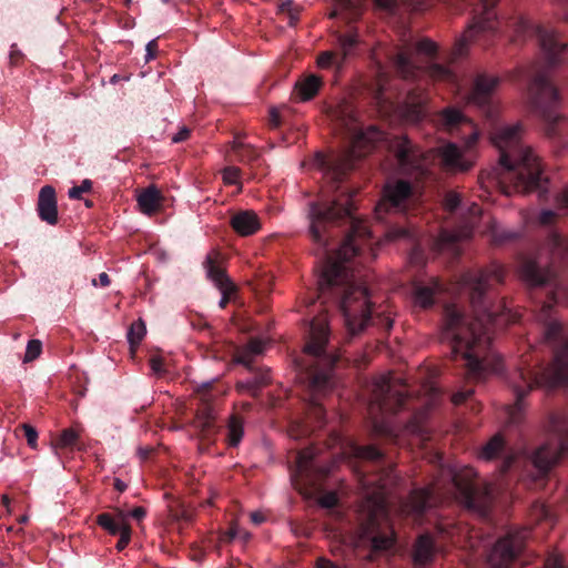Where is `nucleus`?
<instances>
[{
  "instance_id": "412c9836",
  "label": "nucleus",
  "mask_w": 568,
  "mask_h": 568,
  "mask_svg": "<svg viewBox=\"0 0 568 568\" xmlns=\"http://www.w3.org/2000/svg\"><path fill=\"white\" fill-rule=\"evenodd\" d=\"M37 211L41 221L50 225L58 223V206L55 190L51 185L41 187L38 196Z\"/></svg>"
},
{
  "instance_id": "4c0bfd02",
  "label": "nucleus",
  "mask_w": 568,
  "mask_h": 568,
  "mask_svg": "<svg viewBox=\"0 0 568 568\" xmlns=\"http://www.w3.org/2000/svg\"><path fill=\"white\" fill-rule=\"evenodd\" d=\"M240 175L241 169L236 166H227L222 171V176L225 184H239Z\"/></svg>"
},
{
  "instance_id": "a18cd8bd",
  "label": "nucleus",
  "mask_w": 568,
  "mask_h": 568,
  "mask_svg": "<svg viewBox=\"0 0 568 568\" xmlns=\"http://www.w3.org/2000/svg\"><path fill=\"white\" fill-rule=\"evenodd\" d=\"M251 378L254 382H257L256 387L258 392L261 390L262 387L266 386L271 381L268 371H254L253 376Z\"/></svg>"
},
{
  "instance_id": "338daca9",
  "label": "nucleus",
  "mask_w": 568,
  "mask_h": 568,
  "mask_svg": "<svg viewBox=\"0 0 568 568\" xmlns=\"http://www.w3.org/2000/svg\"><path fill=\"white\" fill-rule=\"evenodd\" d=\"M114 488H115L119 493H123V491L126 489V484H125L124 481H122L121 479L115 478V479H114Z\"/></svg>"
},
{
  "instance_id": "49530a36",
  "label": "nucleus",
  "mask_w": 568,
  "mask_h": 568,
  "mask_svg": "<svg viewBox=\"0 0 568 568\" xmlns=\"http://www.w3.org/2000/svg\"><path fill=\"white\" fill-rule=\"evenodd\" d=\"M388 236L390 240L410 239L413 234L412 231L407 227L396 226L388 231Z\"/></svg>"
},
{
  "instance_id": "f8f14e48",
  "label": "nucleus",
  "mask_w": 568,
  "mask_h": 568,
  "mask_svg": "<svg viewBox=\"0 0 568 568\" xmlns=\"http://www.w3.org/2000/svg\"><path fill=\"white\" fill-rule=\"evenodd\" d=\"M333 464L325 463L318 450L311 446L300 450L295 456V466L292 476L304 485L315 487L332 471Z\"/></svg>"
},
{
  "instance_id": "4d7b16f0",
  "label": "nucleus",
  "mask_w": 568,
  "mask_h": 568,
  "mask_svg": "<svg viewBox=\"0 0 568 568\" xmlns=\"http://www.w3.org/2000/svg\"><path fill=\"white\" fill-rule=\"evenodd\" d=\"M158 52V42L156 40H151L146 44V61L154 59Z\"/></svg>"
},
{
  "instance_id": "393cba45",
  "label": "nucleus",
  "mask_w": 568,
  "mask_h": 568,
  "mask_svg": "<svg viewBox=\"0 0 568 568\" xmlns=\"http://www.w3.org/2000/svg\"><path fill=\"white\" fill-rule=\"evenodd\" d=\"M323 85V80L316 74H307L296 81L294 93L296 98L302 101L312 100Z\"/></svg>"
},
{
  "instance_id": "c03bdc74",
  "label": "nucleus",
  "mask_w": 568,
  "mask_h": 568,
  "mask_svg": "<svg viewBox=\"0 0 568 568\" xmlns=\"http://www.w3.org/2000/svg\"><path fill=\"white\" fill-rule=\"evenodd\" d=\"M517 237V233L510 231H498L495 230L493 232V241L495 244H504L506 242L513 241Z\"/></svg>"
},
{
  "instance_id": "69168bd1",
  "label": "nucleus",
  "mask_w": 568,
  "mask_h": 568,
  "mask_svg": "<svg viewBox=\"0 0 568 568\" xmlns=\"http://www.w3.org/2000/svg\"><path fill=\"white\" fill-rule=\"evenodd\" d=\"M406 428L408 432L410 433H417L419 432L420 429V426L419 424L416 422V420H410L407 425H406Z\"/></svg>"
},
{
  "instance_id": "cd10ccee",
  "label": "nucleus",
  "mask_w": 568,
  "mask_h": 568,
  "mask_svg": "<svg viewBox=\"0 0 568 568\" xmlns=\"http://www.w3.org/2000/svg\"><path fill=\"white\" fill-rule=\"evenodd\" d=\"M162 200L163 196L161 195V192L154 185L144 189L138 195L140 211L149 215L159 211Z\"/></svg>"
},
{
  "instance_id": "bf43d9fd",
  "label": "nucleus",
  "mask_w": 568,
  "mask_h": 568,
  "mask_svg": "<svg viewBox=\"0 0 568 568\" xmlns=\"http://www.w3.org/2000/svg\"><path fill=\"white\" fill-rule=\"evenodd\" d=\"M316 566L317 568H341L337 564L326 558H318Z\"/></svg>"
},
{
  "instance_id": "9b49d317",
  "label": "nucleus",
  "mask_w": 568,
  "mask_h": 568,
  "mask_svg": "<svg viewBox=\"0 0 568 568\" xmlns=\"http://www.w3.org/2000/svg\"><path fill=\"white\" fill-rule=\"evenodd\" d=\"M407 402V393L402 386V389L396 388L389 377L382 376L374 382L372 395L368 404V412L373 418V429L376 435L385 437L390 440L397 438L395 429L385 420H378L374 415L381 414H396L405 408Z\"/></svg>"
},
{
  "instance_id": "774afa93",
  "label": "nucleus",
  "mask_w": 568,
  "mask_h": 568,
  "mask_svg": "<svg viewBox=\"0 0 568 568\" xmlns=\"http://www.w3.org/2000/svg\"><path fill=\"white\" fill-rule=\"evenodd\" d=\"M438 532L445 536H450L452 531L448 529V527L442 523L437 525Z\"/></svg>"
},
{
  "instance_id": "7c9ffc66",
  "label": "nucleus",
  "mask_w": 568,
  "mask_h": 568,
  "mask_svg": "<svg viewBox=\"0 0 568 568\" xmlns=\"http://www.w3.org/2000/svg\"><path fill=\"white\" fill-rule=\"evenodd\" d=\"M232 149L242 163L253 164L260 160L258 152L250 144L235 140Z\"/></svg>"
},
{
  "instance_id": "ddd939ff",
  "label": "nucleus",
  "mask_w": 568,
  "mask_h": 568,
  "mask_svg": "<svg viewBox=\"0 0 568 568\" xmlns=\"http://www.w3.org/2000/svg\"><path fill=\"white\" fill-rule=\"evenodd\" d=\"M415 200L414 185L406 180L388 182L383 190V197L377 204L375 213L378 220L390 211L405 212Z\"/></svg>"
},
{
  "instance_id": "3c124183",
  "label": "nucleus",
  "mask_w": 568,
  "mask_h": 568,
  "mask_svg": "<svg viewBox=\"0 0 568 568\" xmlns=\"http://www.w3.org/2000/svg\"><path fill=\"white\" fill-rule=\"evenodd\" d=\"M222 292V298L220 301V307L224 308L229 301H230V295L235 291V286L234 284H231V285H226V286H223V287H219Z\"/></svg>"
},
{
  "instance_id": "9d476101",
  "label": "nucleus",
  "mask_w": 568,
  "mask_h": 568,
  "mask_svg": "<svg viewBox=\"0 0 568 568\" xmlns=\"http://www.w3.org/2000/svg\"><path fill=\"white\" fill-rule=\"evenodd\" d=\"M545 428L548 440L538 447L531 456V463L536 469V486L542 485V480L551 467L564 454L568 455V412L550 413Z\"/></svg>"
},
{
  "instance_id": "f3484780",
  "label": "nucleus",
  "mask_w": 568,
  "mask_h": 568,
  "mask_svg": "<svg viewBox=\"0 0 568 568\" xmlns=\"http://www.w3.org/2000/svg\"><path fill=\"white\" fill-rule=\"evenodd\" d=\"M197 396L200 404L196 409L194 425L203 438L210 439L217 432L215 407L213 404L215 395L212 393V384H203L197 389Z\"/></svg>"
},
{
  "instance_id": "e433bc0d",
  "label": "nucleus",
  "mask_w": 568,
  "mask_h": 568,
  "mask_svg": "<svg viewBox=\"0 0 568 568\" xmlns=\"http://www.w3.org/2000/svg\"><path fill=\"white\" fill-rule=\"evenodd\" d=\"M41 351H42V344L39 339L29 341L23 361L24 362L34 361L37 357H39V355L41 354Z\"/></svg>"
},
{
  "instance_id": "5fc2aeb1",
  "label": "nucleus",
  "mask_w": 568,
  "mask_h": 568,
  "mask_svg": "<svg viewBox=\"0 0 568 568\" xmlns=\"http://www.w3.org/2000/svg\"><path fill=\"white\" fill-rule=\"evenodd\" d=\"M111 283L109 275L105 272L99 274L98 278L92 280L93 286L108 287Z\"/></svg>"
},
{
  "instance_id": "423d86ee",
  "label": "nucleus",
  "mask_w": 568,
  "mask_h": 568,
  "mask_svg": "<svg viewBox=\"0 0 568 568\" xmlns=\"http://www.w3.org/2000/svg\"><path fill=\"white\" fill-rule=\"evenodd\" d=\"M491 142L499 150V168L494 169L491 180L506 195L538 191L547 192L548 180L542 176L539 159L521 143V125L498 126L491 133Z\"/></svg>"
},
{
  "instance_id": "f704fd0d",
  "label": "nucleus",
  "mask_w": 568,
  "mask_h": 568,
  "mask_svg": "<svg viewBox=\"0 0 568 568\" xmlns=\"http://www.w3.org/2000/svg\"><path fill=\"white\" fill-rule=\"evenodd\" d=\"M280 11L288 14V24L295 26L300 19V8L294 4L292 0H287L281 3Z\"/></svg>"
},
{
  "instance_id": "c9c22d12",
  "label": "nucleus",
  "mask_w": 568,
  "mask_h": 568,
  "mask_svg": "<svg viewBox=\"0 0 568 568\" xmlns=\"http://www.w3.org/2000/svg\"><path fill=\"white\" fill-rule=\"evenodd\" d=\"M310 416L314 418L318 426L325 424V408L316 399H312L310 403Z\"/></svg>"
},
{
  "instance_id": "f257e3e1",
  "label": "nucleus",
  "mask_w": 568,
  "mask_h": 568,
  "mask_svg": "<svg viewBox=\"0 0 568 568\" xmlns=\"http://www.w3.org/2000/svg\"><path fill=\"white\" fill-rule=\"evenodd\" d=\"M327 116L334 130L347 142L343 155L329 160L316 154V163L334 192V197L308 203V233L318 246L322 257L317 278V297L323 304L332 303L342 312L347 334L354 337L368 326H377L385 332L393 327V320L376 306L364 275L354 267L353 258L359 256L364 245L372 239L365 221L354 215L353 196L355 191L342 190L343 182L355 162L369 153L385 133L374 125L364 129L355 106L341 100L329 106Z\"/></svg>"
},
{
  "instance_id": "c756f323",
  "label": "nucleus",
  "mask_w": 568,
  "mask_h": 568,
  "mask_svg": "<svg viewBox=\"0 0 568 568\" xmlns=\"http://www.w3.org/2000/svg\"><path fill=\"white\" fill-rule=\"evenodd\" d=\"M203 264L207 276L216 284L217 287L233 284L225 271L217 264L212 255H207Z\"/></svg>"
},
{
  "instance_id": "a878e982",
  "label": "nucleus",
  "mask_w": 568,
  "mask_h": 568,
  "mask_svg": "<svg viewBox=\"0 0 568 568\" xmlns=\"http://www.w3.org/2000/svg\"><path fill=\"white\" fill-rule=\"evenodd\" d=\"M264 346L265 344L261 338H251L246 346L236 349L234 361L253 372L252 357L262 354Z\"/></svg>"
},
{
  "instance_id": "e2e57ef3",
  "label": "nucleus",
  "mask_w": 568,
  "mask_h": 568,
  "mask_svg": "<svg viewBox=\"0 0 568 568\" xmlns=\"http://www.w3.org/2000/svg\"><path fill=\"white\" fill-rule=\"evenodd\" d=\"M130 515L136 520H142L146 516V510L143 507H135Z\"/></svg>"
},
{
  "instance_id": "1a4fd4ad",
  "label": "nucleus",
  "mask_w": 568,
  "mask_h": 568,
  "mask_svg": "<svg viewBox=\"0 0 568 568\" xmlns=\"http://www.w3.org/2000/svg\"><path fill=\"white\" fill-rule=\"evenodd\" d=\"M435 122L442 130L464 142V150L455 143H447L442 146L440 158L444 165L455 172L470 170L475 163L473 148L479 139V130L476 124L454 106H447L438 111L435 115Z\"/></svg>"
},
{
  "instance_id": "6ab92c4d",
  "label": "nucleus",
  "mask_w": 568,
  "mask_h": 568,
  "mask_svg": "<svg viewBox=\"0 0 568 568\" xmlns=\"http://www.w3.org/2000/svg\"><path fill=\"white\" fill-rule=\"evenodd\" d=\"M470 217L466 222V224L463 226L459 231H450L447 229H443L436 241H435V247L438 251H452L454 253H458L457 244L459 241L468 239L471 236L473 231L476 226V223L479 219V215L481 213L480 206L476 203L471 204L469 207Z\"/></svg>"
},
{
  "instance_id": "052dcab7",
  "label": "nucleus",
  "mask_w": 568,
  "mask_h": 568,
  "mask_svg": "<svg viewBox=\"0 0 568 568\" xmlns=\"http://www.w3.org/2000/svg\"><path fill=\"white\" fill-rule=\"evenodd\" d=\"M337 504L335 494H328L322 499V505L325 507H334Z\"/></svg>"
},
{
  "instance_id": "473e14b6",
  "label": "nucleus",
  "mask_w": 568,
  "mask_h": 568,
  "mask_svg": "<svg viewBox=\"0 0 568 568\" xmlns=\"http://www.w3.org/2000/svg\"><path fill=\"white\" fill-rule=\"evenodd\" d=\"M145 333L146 328L142 320H138L131 324L128 332V341L130 343L131 348L136 347L141 343Z\"/></svg>"
},
{
  "instance_id": "58836bf2",
  "label": "nucleus",
  "mask_w": 568,
  "mask_h": 568,
  "mask_svg": "<svg viewBox=\"0 0 568 568\" xmlns=\"http://www.w3.org/2000/svg\"><path fill=\"white\" fill-rule=\"evenodd\" d=\"M92 181L85 179L82 181L81 185L73 186L69 190V197L73 200H80L83 193H88L92 190Z\"/></svg>"
},
{
  "instance_id": "680f3d73",
  "label": "nucleus",
  "mask_w": 568,
  "mask_h": 568,
  "mask_svg": "<svg viewBox=\"0 0 568 568\" xmlns=\"http://www.w3.org/2000/svg\"><path fill=\"white\" fill-rule=\"evenodd\" d=\"M557 202L560 207L568 210V187L559 194Z\"/></svg>"
},
{
  "instance_id": "7ed1b4c3",
  "label": "nucleus",
  "mask_w": 568,
  "mask_h": 568,
  "mask_svg": "<svg viewBox=\"0 0 568 568\" xmlns=\"http://www.w3.org/2000/svg\"><path fill=\"white\" fill-rule=\"evenodd\" d=\"M504 276L505 270L498 263L466 272L463 282L469 288L473 316L455 304L444 310L440 341L449 347L450 362L469 381H480L488 373L503 368V359L490 348L493 335L496 329L517 321V314L504 301H491L490 291Z\"/></svg>"
},
{
  "instance_id": "79ce46f5",
  "label": "nucleus",
  "mask_w": 568,
  "mask_h": 568,
  "mask_svg": "<svg viewBox=\"0 0 568 568\" xmlns=\"http://www.w3.org/2000/svg\"><path fill=\"white\" fill-rule=\"evenodd\" d=\"M460 202V196L454 192H448L444 197V206L450 213L459 207Z\"/></svg>"
},
{
  "instance_id": "de8ad7c7",
  "label": "nucleus",
  "mask_w": 568,
  "mask_h": 568,
  "mask_svg": "<svg viewBox=\"0 0 568 568\" xmlns=\"http://www.w3.org/2000/svg\"><path fill=\"white\" fill-rule=\"evenodd\" d=\"M131 534H132V529H131V526L130 527H124V530L122 532H120V538L115 545V548L119 550V551H122L126 548V546L129 545L130 540H131Z\"/></svg>"
},
{
  "instance_id": "c85d7f7f",
  "label": "nucleus",
  "mask_w": 568,
  "mask_h": 568,
  "mask_svg": "<svg viewBox=\"0 0 568 568\" xmlns=\"http://www.w3.org/2000/svg\"><path fill=\"white\" fill-rule=\"evenodd\" d=\"M375 3L378 8L394 14L397 13L402 4L416 12L427 8V0H375Z\"/></svg>"
},
{
  "instance_id": "6e6d98bb",
  "label": "nucleus",
  "mask_w": 568,
  "mask_h": 568,
  "mask_svg": "<svg viewBox=\"0 0 568 568\" xmlns=\"http://www.w3.org/2000/svg\"><path fill=\"white\" fill-rule=\"evenodd\" d=\"M190 129L186 126H183L176 134L172 136L173 143H180L185 141L190 136Z\"/></svg>"
},
{
  "instance_id": "2f4dec72",
  "label": "nucleus",
  "mask_w": 568,
  "mask_h": 568,
  "mask_svg": "<svg viewBox=\"0 0 568 568\" xmlns=\"http://www.w3.org/2000/svg\"><path fill=\"white\" fill-rule=\"evenodd\" d=\"M243 437V423L237 416H231L227 425L226 440L229 446L236 447Z\"/></svg>"
},
{
  "instance_id": "b1692460",
  "label": "nucleus",
  "mask_w": 568,
  "mask_h": 568,
  "mask_svg": "<svg viewBox=\"0 0 568 568\" xmlns=\"http://www.w3.org/2000/svg\"><path fill=\"white\" fill-rule=\"evenodd\" d=\"M435 556V542L433 538L425 534L417 538L414 550L413 559L415 568H424L426 565L433 561Z\"/></svg>"
},
{
  "instance_id": "6e6552de",
  "label": "nucleus",
  "mask_w": 568,
  "mask_h": 568,
  "mask_svg": "<svg viewBox=\"0 0 568 568\" xmlns=\"http://www.w3.org/2000/svg\"><path fill=\"white\" fill-rule=\"evenodd\" d=\"M328 336L329 331L326 320L316 318L312 321L308 341L304 347V356L296 359V366L306 375L310 389L314 396L324 394L333 387L332 371L337 357L326 351Z\"/></svg>"
},
{
  "instance_id": "864d4df0",
  "label": "nucleus",
  "mask_w": 568,
  "mask_h": 568,
  "mask_svg": "<svg viewBox=\"0 0 568 568\" xmlns=\"http://www.w3.org/2000/svg\"><path fill=\"white\" fill-rule=\"evenodd\" d=\"M281 124H282V120H281V114H280L278 109H276V108H271V110H270V125H271L273 129H276V128H278Z\"/></svg>"
},
{
  "instance_id": "39448f33",
  "label": "nucleus",
  "mask_w": 568,
  "mask_h": 568,
  "mask_svg": "<svg viewBox=\"0 0 568 568\" xmlns=\"http://www.w3.org/2000/svg\"><path fill=\"white\" fill-rule=\"evenodd\" d=\"M439 479L424 488H415L402 505V510L414 520L422 521L423 517L442 503L454 498L468 510L480 516H487L494 501L489 484L479 481L473 467L459 469H443Z\"/></svg>"
},
{
  "instance_id": "09e8293b",
  "label": "nucleus",
  "mask_w": 568,
  "mask_h": 568,
  "mask_svg": "<svg viewBox=\"0 0 568 568\" xmlns=\"http://www.w3.org/2000/svg\"><path fill=\"white\" fill-rule=\"evenodd\" d=\"M557 219V214L551 210H544L538 216V222L542 226L551 225Z\"/></svg>"
},
{
  "instance_id": "13d9d810",
  "label": "nucleus",
  "mask_w": 568,
  "mask_h": 568,
  "mask_svg": "<svg viewBox=\"0 0 568 568\" xmlns=\"http://www.w3.org/2000/svg\"><path fill=\"white\" fill-rule=\"evenodd\" d=\"M150 365L154 373L161 374L163 372V359L161 357H152L150 359Z\"/></svg>"
},
{
  "instance_id": "aec40b11",
  "label": "nucleus",
  "mask_w": 568,
  "mask_h": 568,
  "mask_svg": "<svg viewBox=\"0 0 568 568\" xmlns=\"http://www.w3.org/2000/svg\"><path fill=\"white\" fill-rule=\"evenodd\" d=\"M479 458L484 460H493L503 458L500 464V473H507L515 462V456L508 452L507 444L501 434L494 435L481 448Z\"/></svg>"
},
{
  "instance_id": "dca6fc26",
  "label": "nucleus",
  "mask_w": 568,
  "mask_h": 568,
  "mask_svg": "<svg viewBox=\"0 0 568 568\" xmlns=\"http://www.w3.org/2000/svg\"><path fill=\"white\" fill-rule=\"evenodd\" d=\"M359 43L357 32L349 30L336 34V45L333 50L323 51L317 57V65L321 69L336 67L342 68L345 60L352 55Z\"/></svg>"
},
{
  "instance_id": "5701e85b",
  "label": "nucleus",
  "mask_w": 568,
  "mask_h": 568,
  "mask_svg": "<svg viewBox=\"0 0 568 568\" xmlns=\"http://www.w3.org/2000/svg\"><path fill=\"white\" fill-rule=\"evenodd\" d=\"M230 224L241 236L252 235L261 227L258 216L253 211H241L235 213L231 217Z\"/></svg>"
},
{
  "instance_id": "2eb2a0df",
  "label": "nucleus",
  "mask_w": 568,
  "mask_h": 568,
  "mask_svg": "<svg viewBox=\"0 0 568 568\" xmlns=\"http://www.w3.org/2000/svg\"><path fill=\"white\" fill-rule=\"evenodd\" d=\"M388 148L395 155L402 173H423L424 156L420 150L406 136H395L389 141Z\"/></svg>"
},
{
  "instance_id": "603ef678",
  "label": "nucleus",
  "mask_w": 568,
  "mask_h": 568,
  "mask_svg": "<svg viewBox=\"0 0 568 568\" xmlns=\"http://www.w3.org/2000/svg\"><path fill=\"white\" fill-rule=\"evenodd\" d=\"M239 535H240V527L234 525V526H231L230 529L223 534L221 539L224 542H231L232 540L237 538Z\"/></svg>"
},
{
  "instance_id": "4468645a",
  "label": "nucleus",
  "mask_w": 568,
  "mask_h": 568,
  "mask_svg": "<svg viewBox=\"0 0 568 568\" xmlns=\"http://www.w3.org/2000/svg\"><path fill=\"white\" fill-rule=\"evenodd\" d=\"M499 83V78L486 73L478 74L467 97V102L477 106L488 119L497 115V105L494 102V91Z\"/></svg>"
},
{
  "instance_id": "4be33fe9",
  "label": "nucleus",
  "mask_w": 568,
  "mask_h": 568,
  "mask_svg": "<svg viewBox=\"0 0 568 568\" xmlns=\"http://www.w3.org/2000/svg\"><path fill=\"white\" fill-rule=\"evenodd\" d=\"M442 290V283L435 278L428 283L417 282L414 284V302L423 308H428L434 305L435 296Z\"/></svg>"
},
{
  "instance_id": "ea45409f",
  "label": "nucleus",
  "mask_w": 568,
  "mask_h": 568,
  "mask_svg": "<svg viewBox=\"0 0 568 568\" xmlns=\"http://www.w3.org/2000/svg\"><path fill=\"white\" fill-rule=\"evenodd\" d=\"M544 568H568V564L561 555L551 552L546 558Z\"/></svg>"
},
{
  "instance_id": "0e129e2a",
  "label": "nucleus",
  "mask_w": 568,
  "mask_h": 568,
  "mask_svg": "<svg viewBox=\"0 0 568 568\" xmlns=\"http://www.w3.org/2000/svg\"><path fill=\"white\" fill-rule=\"evenodd\" d=\"M251 520L255 525H260V524L264 523L265 516L262 513L254 511V513L251 514Z\"/></svg>"
},
{
  "instance_id": "a211bd4d",
  "label": "nucleus",
  "mask_w": 568,
  "mask_h": 568,
  "mask_svg": "<svg viewBox=\"0 0 568 568\" xmlns=\"http://www.w3.org/2000/svg\"><path fill=\"white\" fill-rule=\"evenodd\" d=\"M428 97L422 84L408 89L404 102L398 106L400 116L408 123L416 124L427 115Z\"/></svg>"
},
{
  "instance_id": "0eeeda50",
  "label": "nucleus",
  "mask_w": 568,
  "mask_h": 568,
  "mask_svg": "<svg viewBox=\"0 0 568 568\" xmlns=\"http://www.w3.org/2000/svg\"><path fill=\"white\" fill-rule=\"evenodd\" d=\"M437 53V44L429 39H423L416 43H405L400 49L390 51L387 57L397 74L404 80L415 81L427 77L433 81L457 88V74L448 67L435 61Z\"/></svg>"
},
{
  "instance_id": "a19ab883",
  "label": "nucleus",
  "mask_w": 568,
  "mask_h": 568,
  "mask_svg": "<svg viewBox=\"0 0 568 568\" xmlns=\"http://www.w3.org/2000/svg\"><path fill=\"white\" fill-rule=\"evenodd\" d=\"M20 430L22 432V435L26 437L28 445L31 448L37 447V440H38V432L37 429L29 425V424H22L20 426Z\"/></svg>"
},
{
  "instance_id": "8fccbe9b",
  "label": "nucleus",
  "mask_w": 568,
  "mask_h": 568,
  "mask_svg": "<svg viewBox=\"0 0 568 568\" xmlns=\"http://www.w3.org/2000/svg\"><path fill=\"white\" fill-rule=\"evenodd\" d=\"M473 394H474V390L470 388L459 390L453 395L452 400L455 405H460V404L466 403L471 397Z\"/></svg>"
},
{
  "instance_id": "37998d69",
  "label": "nucleus",
  "mask_w": 568,
  "mask_h": 568,
  "mask_svg": "<svg viewBox=\"0 0 568 568\" xmlns=\"http://www.w3.org/2000/svg\"><path fill=\"white\" fill-rule=\"evenodd\" d=\"M256 383L257 382H254L252 378H248L247 381H243V382H237L236 389L239 392H247L253 397H257L260 392L256 387Z\"/></svg>"
},
{
  "instance_id": "bb28decb",
  "label": "nucleus",
  "mask_w": 568,
  "mask_h": 568,
  "mask_svg": "<svg viewBox=\"0 0 568 568\" xmlns=\"http://www.w3.org/2000/svg\"><path fill=\"white\" fill-rule=\"evenodd\" d=\"M95 523L112 536L122 532L124 527H130L125 514L121 510L118 511L116 516L109 513H101L97 516Z\"/></svg>"
},
{
  "instance_id": "72a5a7b5",
  "label": "nucleus",
  "mask_w": 568,
  "mask_h": 568,
  "mask_svg": "<svg viewBox=\"0 0 568 568\" xmlns=\"http://www.w3.org/2000/svg\"><path fill=\"white\" fill-rule=\"evenodd\" d=\"M79 434L73 428H65L58 437L55 445L60 448H73L77 446Z\"/></svg>"
},
{
  "instance_id": "f03ea898",
  "label": "nucleus",
  "mask_w": 568,
  "mask_h": 568,
  "mask_svg": "<svg viewBox=\"0 0 568 568\" xmlns=\"http://www.w3.org/2000/svg\"><path fill=\"white\" fill-rule=\"evenodd\" d=\"M519 274L535 301V317L540 325L542 343L552 359L544 366L538 349L525 344L517 371L509 384L516 402L507 407L509 423L518 424L524 412V397L536 387L555 389L568 386V324L554 307L560 297H568V239L550 231L535 256H524Z\"/></svg>"
},
{
  "instance_id": "20e7f679",
  "label": "nucleus",
  "mask_w": 568,
  "mask_h": 568,
  "mask_svg": "<svg viewBox=\"0 0 568 568\" xmlns=\"http://www.w3.org/2000/svg\"><path fill=\"white\" fill-rule=\"evenodd\" d=\"M355 455L378 467L373 478L363 475L364 486L374 485L376 491L367 494L362 505L357 540V556L369 562H377L395 552L396 534L390 521L385 493L390 483L393 469L385 465V456L376 446H356Z\"/></svg>"
}]
</instances>
